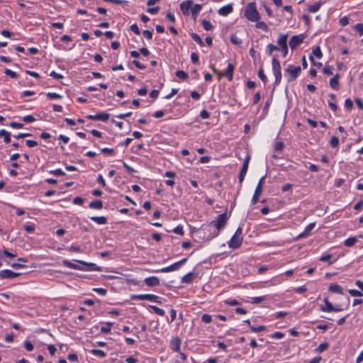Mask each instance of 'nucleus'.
<instances>
[{"instance_id": "nucleus-1", "label": "nucleus", "mask_w": 363, "mask_h": 363, "mask_svg": "<svg viewBox=\"0 0 363 363\" xmlns=\"http://www.w3.org/2000/svg\"><path fill=\"white\" fill-rule=\"evenodd\" d=\"M228 218H229L227 216L226 212L221 213L218 215L215 220L211 221L208 223L202 225L199 230L203 231L205 233V232L208 230L209 228L213 227L215 230L210 233L207 237V239H213L218 235L220 230L223 229L227 224Z\"/></svg>"}, {"instance_id": "nucleus-2", "label": "nucleus", "mask_w": 363, "mask_h": 363, "mask_svg": "<svg viewBox=\"0 0 363 363\" xmlns=\"http://www.w3.org/2000/svg\"><path fill=\"white\" fill-rule=\"evenodd\" d=\"M244 16L251 22H257L260 19L261 16L257 10L256 4L255 2H250L247 4Z\"/></svg>"}, {"instance_id": "nucleus-3", "label": "nucleus", "mask_w": 363, "mask_h": 363, "mask_svg": "<svg viewBox=\"0 0 363 363\" xmlns=\"http://www.w3.org/2000/svg\"><path fill=\"white\" fill-rule=\"evenodd\" d=\"M242 229L241 227H238L235 234L228 242V246L230 248L237 249L238 248L242 242Z\"/></svg>"}, {"instance_id": "nucleus-4", "label": "nucleus", "mask_w": 363, "mask_h": 363, "mask_svg": "<svg viewBox=\"0 0 363 363\" xmlns=\"http://www.w3.org/2000/svg\"><path fill=\"white\" fill-rule=\"evenodd\" d=\"M272 72L275 77V85H279L281 80V69L279 61L277 57H273L272 60Z\"/></svg>"}, {"instance_id": "nucleus-5", "label": "nucleus", "mask_w": 363, "mask_h": 363, "mask_svg": "<svg viewBox=\"0 0 363 363\" xmlns=\"http://www.w3.org/2000/svg\"><path fill=\"white\" fill-rule=\"evenodd\" d=\"M186 261H187V259L184 258V259H181L180 261L171 264L170 266L164 267L161 269L155 270L153 272H156V273H157V272L167 273V272H173V271L177 270L182 265H183L184 263H186Z\"/></svg>"}, {"instance_id": "nucleus-6", "label": "nucleus", "mask_w": 363, "mask_h": 363, "mask_svg": "<svg viewBox=\"0 0 363 363\" xmlns=\"http://www.w3.org/2000/svg\"><path fill=\"white\" fill-rule=\"evenodd\" d=\"M265 177L266 176H263L262 177L260 178V179L258 182V184L257 185V187L255 189V193L251 201L253 205L256 204L259 201V198L262 192V186Z\"/></svg>"}, {"instance_id": "nucleus-7", "label": "nucleus", "mask_w": 363, "mask_h": 363, "mask_svg": "<svg viewBox=\"0 0 363 363\" xmlns=\"http://www.w3.org/2000/svg\"><path fill=\"white\" fill-rule=\"evenodd\" d=\"M286 72L289 74V77L287 79L288 82H291L298 77L301 72V69L300 67H294L291 65H289L286 69Z\"/></svg>"}, {"instance_id": "nucleus-8", "label": "nucleus", "mask_w": 363, "mask_h": 363, "mask_svg": "<svg viewBox=\"0 0 363 363\" xmlns=\"http://www.w3.org/2000/svg\"><path fill=\"white\" fill-rule=\"evenodd\" d=\"M88 119L92 120V121H100L103 122H106L109 118L110 115L108 113L106 112H98L95 115H87L86 116Z\"/></svg>"}, {"instance_id": "nucleus-9", "label": "nucleus", "mask_w": 363, "mask_h": 363, "mask_svg": "<svg viewBox=\"0 0 363 363\" xmlns=\"http://www.w3.org/2000/svg\"><path fill=\"white\" fill-rule=\"evenodd\" d=\"M250 160V155H247L246 157L245 160H244L243 164H242V168L240 169V174H239V182H240V184L242 183L243 180H244V179L245 177V175L247 174V169H248Z\"/></svg>"}, {"instance_id": "nucleus-10", "label": "nucleus", "mask_w": 363, "mask_h": 363, "mask_svg": "<svg viewBox=\"0 0 363 363\" xmlns=\"http://www.w3.org/2000/svg\"><path fill=\"white\" fill-rule=\"evenodd\" d=\"M303 35H294L291 37L289 41V46L292 50L296 49V48L303 42Z\"/></svg>"}, {"instance_id": "nucleus-11", "label": "nucleus", "mask_w": 363, "mask_h": 363, "mask_svg": "<svg viewBox=\"0 0 363 363\" xmlns=\"http://www.w3.org/2000/svg\"><path fill=\"white\" fill-rule=\"evenodd\" d=\"M133 298L138 300H147L152 302L160 303L158 301L159 297L155 294H138L133 296Z\"/></svg>"}, {"instance_id": "nucleus-12", "label": "nucleus", "mask_w": 363, "mask_h": 363, "mask_svg": "<svg viewBox=\"0 0 363 363\" xmlns=\"http://www.w3.org/2000/svg\"><path fill=\"white\" fill-rule=\"evenodd\" d=\"M76 262H79L80 264L84 265L85 267L84 271H95V272H101V267L97 266L94 263L91 262H86L82 260H75Z\"/></svg>"}, {"instance_id": "nucleus-13", "label": "nucleus", "mask_w": 363, "mask_h": 363, "mask_svg": "<svg viewBox=\"0 0 363 363\" xmlns=\"http://www.w3.org/2000/svg\"><path fill=\"white\" fill-rule=\"evenodd\" d=\"M20 274V273L14 272L10 269H4L0 271L1 279H11L18 277Z\"/></svg>"}, {"instance_id": "nucleus-14", "label": "nucleus", "mask_w": 363, "mask_h": 363, "mask_svg": "<svg viewBox=\"0 0 363 363\" xmlns=\"http://www.w3.org/2000/svg\"><path fill=\"white\" fill-rule=\"evenodd\" d=\"M192 4H193L192 0H186V1H182L180 4V9L182 10L184 15H186V16L189 15Z\"/></svg>"}, {"instance_id": "nucleus-15", "label": "nucleus", "mask_w": 363, "mask_h": 363, "mask_svg": "<svg viewBox=\"0 0 363 363\" xmlns=\"http://www.w3.org/2000/svg\"><path fill=\"white\" fill-rule=\"evenodd\" d=\"M235 69V66L232 63H228V67L225 71L224 73H218L219 77H221L223 75L225 76L228 81L231 82L233 78V72Z\"/></svg>"}, {"instance_id": "nucleus-16", "label": "nucleus", "mask_w": 363, "mask_h": 363, "mask_svg": "<svg viewBox=\"0 0 363 363\" xmlns=\"http://www.w3.org/2000/svg\"><path fill=\"white\" fill-rule=\"evenodd\" d=\"M315 223H309L308 225L306 226L304 230L297 236V239H301L308 237L310 235L311 230L315 228Z\"/></svg>"}, {"instance_id": "nucleus-17", "label": "nucleus", "mask_w": 363, "mask_h": 363, "mask_svg": "<svg viewBox=\"0 0 363 363\" xmlns=\"http://www.w3.org/2000/svg\"><path fill=\"white\" fill-rule=\"evenodd\" d=\"M62 265L72 269H77L80 271H84L85 269V267H84V265L81 266L79 264H74L67 259H64L62 261Z\"/></svg>"}, {"instance_id": "nucleus-18", "label": "nucleus", "mask_w": 363, "mask_h": 363, "mask_svg": "<svg viewBox=\"0 0 363 363\" xmlns=\"http://www.w3.org/2000/svg\"><path fill=\"white\" fill-rule=\"evenodd\" d=\"M181 347V340L178 337H172L170 340V348L177 352H179Z\"/></svg>"}, {"instance_id": "nucleus-19", "label": "nucleus", "mask_w": 363, "mask_h": 363, "mask_svg": "<svg viewBox=\"0 0 363 363\" xmlns=\"http://www.w3.org/2000/svg\"><path fill=\"white\" fill-rule=\"evenodd\" d=\"M233 7L231 4L222 6L218 9V14L222 16H226L233 12Z\"/></svg>"}, {"instance_id": "nucleus-20", "label": "nucleus", "mask_w": 363, "mask_h": 363, "mask_svg": "<svg viewBox=\"0 0 363 363\" xmlns=\"http://www.w3.org/2000/svg\"><path fill=\"white\" fill-rule=\"evenodd\" d=\"M144 281L148 286H155L160 284V279L157 277H147L145 279Z\"/></svg>"}, {"instance_id": "nucleus-21", "label": "nucleus", "mask_w": 363, "mask_h": 363, "mask_svg": "<svg viewBox=\"0 0 363 363\" xmlns=\"http://www.w3.org/2000/svg\"><path fill=\"white\" fill-rule=\"evenodd\" d=\"M196 277V274L194 272H189L182 278V283L191 284Z\"/></svg>"}, {"instance_id": "nucleus-22", "label": "nucleus", "mask_w": 363, "mask_h": 363, "mask_svg": "<svg viewBox=\"0 0 363 363\" xmlns=\"http://www.w3.org/2000/svg\"><path fill=\"white\" fill-rule=\"evenodd\" d=\"M287 34H281L279 35L277 43L279 45L280 48L288 47L287 45Z\"/></svg>"}, {"instance_id": "nucleus-23", "label": "nucleus", "mask_w": 363, "mask_h": 363, "mask_svg": "<svg viewBox=\"0 0 363 363\" xmlns=\"http://www.w3.org/2000/svg\"><path fill=\"white\" fill-rule=\"evenodd\" d=\"M339 78H340V75L338 74H336L330 80V85L335 90L339 89Z\"/></svg>"}, {"instance_id": "nucleus-24", "label": "nucleus", "mask_w": 363, "mask_h": 363, "mask_svg": "<svg viewBox=\"0 0 363 363\" xmlns=\"http://www.w3.org/2000/svg\"><path fill=\"white\" fill-rule=\"evenodd\" d=\"M328 290H329V291H330L332 293L343 294V291H342V287L340 285H338L337 284H335V283L331 284L329 286Z\"/></svg>"}, {"instance_id": "nucleus-25", "label": "nucleus", "mask_w": 363, "mask_h": 363, "mask_svg": "<svg viewBox=\"0 0 363 363\" xmlns=\"http://www.w3.org/2000/svg\"><path fill=\"white\" fill-rule=\"evenodd\" d=\"M90 219L99 225H105L107 223V218L105 216H92Z\"/></svg>"}, {"instance_id": "nucleus-26", "label": "nucleus", "mask_w": 363, "mask_h": 363, "mask_svg": "<svg viewBox=\"0 0 363 363\" xmlns=\"http://www.w3.org/2000/svg\"><path fill=\"white\" fill-rule=\"evenodd\" d=\"M0 138H2L6 143L11 142V133L4 129L0 130Z\"/></svg>"}, {"instance_id": "nucleus-27", "label": "nucleus", "mask_w": 363, "mask_h": 363, "mask_svg": "<svg viewBox=\"0 0 363 363\" xmlns=\"http://www.w3.org/2000/svg\"><path fill=\"white\" fill-rule=\"evenodd\" d=\"M325 306H321L320 311L323 312H332L333 308V305L328 301V299H325Z\"/></svg>"}, {"instance_id": "nucleus-28", "label": "nucleus", "mask_w": 363, "mask_h": 363, "mask_svg": "<svg viewBox=\"0 0 363 363\" xmlns=\"http://www.w3.org/2000/svg\"><path fill=\"white\" fill-rule=\"evenodd\" d=\"M89 206L90 208L99 210L103 208V202L101 200H96L91 202Z\"/></svg>"}, {"instance_id": "nucleus-29", "label": "nucleus", "mask_w": 363, "mask_h": 363, "mask_svg": "<svg viewBox=\"0 0 363 363\" xmlns=\"http://www.w3.org/2000/svg\"><path fill=\"white\" fill-rule=\"evenodd\" d=\"M357 240H358L356 237H350L344 241V245L345 246L350 247L353 246Z\"/></svg>"}, {"instance_id": "nucleus-30", "label": "nucleus", "mask_w": 363, "mask_h": 363, "mask_svg": "<svg viewBox=\"0 0 363 363\" xmlns=\"http://www.w3.org/2000/svg\"><path fill=\"white\" fill-rule=\"evenodd\" d=\"M201 25L203 28L207 31L211 30L213 28L211 23L206 19L201 21Z\"/></svg>"}, {"instance_id": "nucleus-31", "label": "nucleus", "mask_w": 363, "mask_h": 363, "mask_svg": "<svg viewBox=\"0 0 363 363\" xmlns=\"http://www.w3.org/2000/svg\"><path fill=\"white\" fill-rule=\"evenodd\" d=\"M267 299L266 296H256V297H252L250 300V303L252 304H258L261 303L263 301H265Z\"/></svg>"}, {"instance_id": "nucleus-32", "label": "nucleus", "mask_w": 363, "mask_h": 363, "mask_svg": "<svg viewBox=\"0 0 363 363\" xmlns=\"http://www.w3.org/2000/svg\"><path fill=\"white\" fill-rule=\"evenodd\" d=\"M190 35H191V38L195 42H196L200 46H203L204 45V43H203L202 39L201 38V37L198 34L192 33H191Z\"/></svg>"}, {"instance_id": "nucleus-33", "label": "nucleus", "mask_w": 363, "mask_h": 363, "mask_svg": "<svg viewBox=\"0 0 363 363\" xmlns=\"http://www.w3.org/2000/svg\"><path fill=\"white\" fill-rule=\"evenodd\" d=\"M320 6H321V3L318 2L316 4L309 6L308 10V11H310L311 13H315L320 9Z\"/></svg>"}, {"instance_id": "nucleus-34", "label": "nucleus", "mask_w": 363, "mask_h": 363, "mask_svg": "<svg viewBox=\"0 0 363 363\" xmlns=\"http://www.w3.org/2000/svg\"><path fill=\"white\" fill-rule=\"evenodd\" d=\"M329 347V344L328 342H322L319 345V346L315 349V351L318 353H321L326 350Z\"/></svg>"}, {"instance_id": "nucleus-35", "label": "nucleus", "mask_w": 363, "mask_h": 363, "mask_svg": "<svg viewBox=\"0 0 363 363\" xmlns=\"http://www.w3.org/2000/svg\"><path fill=\"white\" fill-rule=\"evenodd\" d=\"M150 308L158 315L164 316L165 315V311L156 306H150Z\"/></svg>"}, {"instance_id": "nucleus-36", "label": "nucleus", "mask_w": 363, "mask_h": 363, "mask_svg": "<svg viewBox=\"0 0 363 363\" xmlns=\"http://www.w3.org/2000/svg\"><path fill=\"white\" fill-rule=\"evenodd\" d=\"M47 96L49 99H51V100L62 99V96H61L59 94L55 93V92H48V93H47Z\"/></svg>"}, {"instance_id": "nucleus-37", "label": "nucleus", "mask_w": 363, "mask_h": 363, "mask_svg": "<svg viewBox=\"0 0 363 363\" xmlns=\"http://www.w3.org/2000/svg\"><path fill=\"white\" fill-rule=\"evenodd\" d=\"M274 50H279V48L273 44H269L267 47V53L271 55Z\"/></svg>"}, {"instance_id": "nucleus-38", "label": "nucleus", "mask_w": 363, "mask_h": 363, "mask_svg": "<svg viewBox=\"0 0 363 363\" xmlns=\"http://www.w3.org/2000/svg\"><path fill=\"white\" fill-rule=\"evenodd\" d=\"M312 54H313V55H312L313 57L315 56L318 59H320L323 56L321 50H320V47H318V46L315 48L313 50Z\"/></svg>"}, {"instance_id": "nucleus-39", "label": "nucleus", "mask_w": 363, "mask_h": 363, "mask_svg": "<svg viewBox=\"0 0 363 363\" xmlns=\"http://www.w3.org/2000/svg\"><path fill=\"white\" fill-rule=\"evenodd\" d=\"M258 77H259V79L264 83L266 84L267 82V76L265 75L264 72V69L263 68L260 67L258 70Z\"/></svg>"}, {"instance_id": "nucleus-40", "label": "nucleus", "mask_w": 363, "mask_h": 363, "mask_svg": "<svg viewBox=\"0 0 363 363\" xmlns=\"http://www.w3.org/2000/svg\"><path fill=\"white\" fill-rule=\"evenodd\" d=\"M4 73L6 75H7L13 79H17L19 77V75L16 72H13L9 69H6L4 71Z\"/></svg>"}, {"instance_id": "nucleus-41", "label": "nucleus", "mask_w": 363, "mask_h": 363, "mask_svg": "<svg viewBox=\"0 0 363 363\" xmlns=\"http://www.w3.org/2000/svg\"><path fill=\"white\" fill-rule=\"evenodd\" d=\"M202 5L199 4H196L193 6H191V13H194L195 14H199L201 11Z\"/></svg>"}, {"instance_id": "nucleus-42", "label": "nucleus", "mask_w": 363, "mask_h": 363, "mask_svg": "<svg viewBox=\"0 0 363 363\" xmlns=\"http://www.w3.org/2000/svg\"><path fill=\"white\" fill-rule=\"evenodd\" d=\"M255 26L257 28L262 29L264 31H267L269 29L267 25L263 21H257Z\"/></svg>"}, {"instance_id": "nucleus-43", "label": "nucleus", "mask_w": 363, "mask_h": 363, "mask_svg": "<svg viewBox=\"0 0 363 363\" xmlns=\"http://www.w3.org/2000/svg\"><path fill=\"white\" fill-rule=\"evenodd\" d=\"M91 353L92 354L99 356L100 357H104L106 355V353L103 350H97V349L91 350Z\"/></svg>"}, {"instance_id": "nucleus-44", "label": "nucleus", "mask_w": 363, "mask_h": 363, "mask_svg": "<svg viewBox=\"0 0 363 363\" xmlns=\"http://www.w3.org/2000/svg\"><path fill=\"white\" fill-rule=\"evenodd\" d=\"M176 76L182 79H186L188 78V74L183 70H178L175 73Z\"/></svg>"}, {"instance_id": "nucleus-45", "label": "nucleus", "mask_w": 363, "mask_h": 363, "mask_svg": "<svg viewBox=\"0 0 363 363\" xmlns=\"http://www.w3.org/2000/svg\"><path fill=\"white\" fill-rule=\"evenodd\" d=\"M345 107L347 110L351 111L353 108V101L351 99L348 98L345 101Z\"/></svg>"}, {"instance_id": "nucleus-46", "label": "nucleus", "mask_w": 363, "mask_h": 363, "mask_svg": "<svg viewBox=\"0 0 363 363\" xmlns=\"http://www.w3.org/2000/svg\"><path fill=\"white\" fill-rule=\"evenodd\" d=\"M348 292L352 296L354 297H361L363 296L362 293L357 289H349Z\"/></svg>"}, {"instance_id": "nucleus-47", "label": "nucleus", "mask_w": 363, "mask_h": 363, "mask_svg": "<svg viewBox=\"0 0 363 363\" xmlns=\"http://www.w3.org/2000/svg\"><path fill=\"white\" fill-rule=\"evenodd\" d=\"M250 328L252 332L259 333V332H262V331L264 330L266 327L264 325H259L257 327L250 325Z\"/></svg>"}, {"instance_id": "nucleus-48", "label": "nucleus", "mask_w": 363, "mask_h": 363, "mask_svg": "<svg viewBox=\"0 0 363 363\" xmlns=\"http://www.w3.org/2000/svg\"><path fill=\"white\" fill-rule=\"evenodd\" d=\"M323 72L326 75H332L333 74V67L330 65L325 66L323 68Z\"/></svg>"}, {"instance_id": "nucleus-49", "label": "nucleus", "mask_w": 363, "mask_h": 363, "mask_svg": "<svg viewBox=\"0 0 363 363\" xmlns=\"http://www.w3.org/2000/svg\"><path fill=\"white\" fill-rule=\"evenodd\" d=\"M35 121V118L32 115H27V116L23 117V121L26 123H33Z\"/></svg>"}, {"instance_id": "nucleus-50", "label": "nucleus", "mask_w": 363, "mask_h": 363, "mask_svg": "<svg viewBox=\"0 0 363 363\" xmlns=\"http://www.w3.org/2000/svg\"><path fill=\"white\" fill-rule=\"evenodd\" d=\"M50 173L55 176L62 177L65 176V173L61 169H56L55 170L50 171Z\"/></svg>"}, {"instance_id": "nucleus-51", "label": "nucleus", "mask_w": 363, "mask_h": 363, "mask_svg": "<svg viewBox=\"0 0 363 363\" xmlns=\"http://www.w3.org/2000/svg\"><path fill=\"white\" fill-rule=\"evenodd\" d=\"M330 145L333 147H336L339 145V139L336 136H333L330 139Z\"/></svg>"}, {"instance_id": "nucleus-52", "label": "nucleus", "mask_w": 363, "mask_h": 363, "mask_svg": "<svg viewBox=\"0 0 363 363\" xmlns=\"http://www.w3.org/2000/svg\"><path fill=\"white\" fill-rule=\"evenodd\" d=\"M113 325L112 323H107V326L101 328V332L103 333H108L111 332V326Z\"/></svg>"}, {"instance_id": "nucleus-53", "label": "nucleus", "mask_w": 363, "mask_h": 363, "mask_svg": "<svg viewBox=\"0 0 363 363\" xmlns=\"http://www.w3.org/2000/svg\"><path fill=\"white\" fill-rule=\"evenodd\" d=\"M201 320L205 323H209L212 321V318L208 314H203L201 316Z\"/></svg>"}, {"instance_id": "nucleus-54", "label": "nucleus", "mask_w": 363, "mask_h": 363, "mask_svg": "<svg viewBox=\"0 0 363 363\" xmlns=\"http://www.w3.org/2000/svg\"><path fill=\"white\" fill-rule=\"evenodd\" d=\"M331 257H332V255L327 254V255H324L321 256L320 257V260L322 262H329V264H330L333 263L332 262L330 261Z\"/></svg>"}, {"instance_id": "nucleus-55", "label": "nucleus", "mask_w": 363, "mask_h": 363, "mask_svg": "<svg viewBox=\"0 0 363 363\" xmlns=\"http://www.w3.org/2000/svg\"><path fill=\"white\" fill-rule=\"evenodd\" d=\"M174 233L177 234V235H184V230H183V227L182 225H178L177 227H175L173 230H172Z\"/></svg>"}, {"instance_id": "nucleus-56", "label": "nucleus", "mask_w": 363, "mask_h": 363, "mask_svg": "<svg viewBox=\"0 0 363 363\" xmlns=\"http://www.w3.org/2000/svg\"><path fill=\"white\" fill-rule=\"evenodd\" d=\"M354 29L358 32L359 36L363 35V25L362 23H357L354 26Z\"/></svg>"}, {"instance_id": "nucleus-57", "label": "nucleus", "mask_w": 363, "mask_h": 363, "mask_svg": "<svg viewBox=\"0 0 363 363\" xmlns=\"http://www.w3.org/2000/svg\"><path fill=\"white\" fill-rule=\"evenodd\" d=\"M339 23L341 26L344 27L349 24L350 21L347 16H344L340 19Z\"/></svg>"}, {"instance_id": "nucleus-58", "label": "nucleus", "mask_w": 363, "mask_h": 363, "mask_svg": "<svg viewBox=\"0 0 363 363\" xmlns=\"http://www.w3.org/2000/svg\"><path fill=\"white\" fill-rule=\"evenodd\" d=\"M191 60L194 64H198L199 61V55L196 52L191 54Z\"/></svg>"}, {"instance_id": "nucleus-59", "label": "nucleus", "mask_w": 363, "mask_h": 363, "mask_svg": "<svg viewBox=\"0 0 363 363\" xmlns=\"http://www.w3.org/2000/svg\"><path fill=\"white\" fill-rule=\"evenodd\" d=\"M24 347L27 351L30 352L33 350L34 346L30 341H25Z\"/></svg>"}, {"instance_id": "nucleus-60", "label": "nucleus", "mask_w": 363, "mask_h": 363, "mask_svg": "<svg viewBox=\"0 0 363 363\" xmlns=\"http://www.w3.org/2000/svg\"><path fill=\"white\" fill-rule=\"evenodd\" d=\"M23 228L27 233H31L35 230V225H24Z\"/></svg>"}, {"instance_id": "nucleus-61", "label": "nucleus", "mask_w": 363, "mask_h": 363, "mask_svg": "<svg viewBox=\"0 0 363 363\" xmlns=\"http://www.w3.org/2000/svg\"><path fill=\"white\" fill-rule=\"evenodd\" d=\"M50 76L57 79H61L64 77L62 74L57 73L55 71H52Z\"/></svg>"}, {"instance_id": "nucleus-62", "label": "nucleus", "mask_w": 363, "mask_h": 363, "mask_svg": "<svg viewBox=\"0 0 363 363\" xmlns=\"http://www.w3.org/2000/svg\"><path fill=\"white\" fill-rule=\"evenodd\" d=\"M84 201V199L79 196H77L73 199V203L75 205H82L83 204Z\"/></svg>"}, {"instance_id": "nucleus-63", "label": "nucleus", "mask_w": 363, "mask_h": 363, "mask_svg": "<svg viewBox=\"0 0 363 363\" xmlns=\"http://www.w3.org/2000/svg\"><path fill=\"white\" fill-rule=\"evenodd\" d=\"M26 145L29 147H33L38 145V142L33 140H27L26 141Z\"/></svg>"}, {"instance_id": "nucleus-64", "label": "nucleus", "mask_w": 363, "mask_h": 363, "mask_svg": "<svg viewBox=\"0 0 363 363\" xmlns=\"http://www.w3.org/2000/svg\"><path fill=\"white\" fill-rule=\"evenodd\" d=\"M230 41L233 44L239 45L241 43V40L238 38L236 35H232L230 38Z\"/></svg>"}]
</instances>
